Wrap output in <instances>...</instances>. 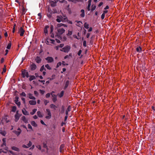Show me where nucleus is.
<instances>
[{
  "label": "nucleus",
  "instance_id": "1",
  "mask_svg": "<svg viewBox=\"0 0 155 155\" xmlns=\"http://www.w3.org/2000/svg\"><path fill=\"white\" fill-rule=\"evenodd\" d=\"M64 18L61 16L58 15L57 16L56 21L58 22H60L61 21H63L64 20H65L67 18L66 16L64 15Z\"/></svg>",
  "mask_w": 155,
  "mask_h": 155
},
{
  "label": "nucleus",
  "instance_id": "2",
  "mask_svg": "<svg viewBox=\"0 0 155 155\" xmlns=\"http://www.w3.org/2000/svg\"><path fill=\"white\" fill-rule=\"evenodd\" d=\"M71 49V47L69 45H67L60 50V51L65 53H68Z\"/></svg>",
  "mask_w": 155,
  "mask_h": 155
},
{
  "label": "nucleus",
  "instance_id": "3",
  "mask_svg": "<svg viewBox=\"0 0 155 155\" xmlns=\"http://www.w3.org/2000/svg\"><path fill=\"white\" fill-rule=\"evenodd\" d=\"M18 111H16V114L15 116V122H18L19 119L21 115V114H20L18 113Z\"/></svg>",
  "mask_w": 155,
  "mask_h": 155
},
{
  "label": "nucleus",
  "instance_id": "4",
  "mask_svg": "<svg viewBox=\"0 0 155 155\" xmlns=\"http://www.w3.org/2000/svg\"><path fill=\"white\" fill-rule=\"evenodd\" d=\"M46 111L48 113L47 114L48 116H46L45 117V118L47 119H49L50 118H51V114L50 111L49 109H46Z\"/></svg>",
  "mask_w": 155,
  "mask_h": 155
},
{
  "label": "nucleus",
  "instance_id": "5",
  "mask_svg": "<svg viewBox=\"0 0 155 155\" xmlns=\"http://www.w3.org/2000/svg\"><path fill=\"white\" fill-rule=\"evenodd\" d=\"M22 75V77L24 78L26 76L27 78H28L29 77V74L28 73V72L26 71H24L21 73Z\"/></svg>",
  "mask_w": 155,
  "mask_h": 155
},
{
  "label": "nucleus",
  "instance_id": "6",
  "mask_svg": "<svg viewBox=\"0 0 155 155\" xmlns=\"http://www.w3.org/2000/svg\"><path fill=\"white\" fill-rule=\"evenodd\" d=\"M45 59L47 61L48 63H51L54 61V59L52 57H48Z\"/></svg>",
  "mask_w": 155,
  "mask_h": 155
},
{
  "label": "nucleus",
  "instance_id": "7",
  "mask_svg": "<svg viewBox=\"0 0 155 155\" xmlns=\"http://www.w3.org/2000/svg\"><path fill=\"white\" fill-rule=\"evenodd\" d=\"M65 31V30L63 28H58V32L60 35L64 33V32Z\"/></svg>",
  "mask_w": 155,
  "mask_h": 155
},
{
  "label": "nucleus",
  "instance_id": "8",
  "mask_svg": "<svg viewBox=\"0 0 155 155\" xmlns=\"http://www.w3.org/2000/svg\"><path fill=\"white\" fill-rule=\"evenodd\" d=\"M19 32L20 33V35L21 36H23L25 31L23 29L22 27H21L20 28Z\"/></svg>",
  "mask_w": 155,
  "mask_h": 155
},
{
  "label": "nucleus",
  "instance_id": "9",
  "mask_svg": "<svg viewBox=\"0 0 155 155\" xmlns=\"http://www.w3.org/2000/svg\"><path fill=\"white\" fill-rule=\"evenodd\" d=\"M49 2L51 6L52 7H54L56 5V3L55 2H54V1L53 0H50Z\"/></svg>",
  "mask_w": 155,
  "mask_h": 155
},
{
  "label": "nucleus",
  "instance_id": "10",
  "mask_svg": "<svg viewBox=\"0 0 155 155\" xmlns=\"http://www.w3.org/2000/svg\"><path fill=\"white\" fill-rule=\"evenodd\" d=\"M37 68V66L34 63H33L31 66H30V68L31 70V71H34Z\"/></svg>",
  "mask_w": 155,
  "mask_h": 155
},
{
  "label": "nucleus",
  "instance_id": "11",
  "mask_svg": "<svg viewBox=\"0 0 155 155\" xmlns=\"http://www.w3.org/2000/svg\"><path fill=\"white\" fill-rule=\"evenodd\" d=\"M49 26L47 25L45 26V28L44 29V32L45 34V35H46V34H48V29L49 28Z\"/></svg>",
  "mask_w": 155,
  "mask_h": 155
},
{
  "label": "nucleus",
  "instance_id": "12",
  "mask_svg": "<svg viewBox=\"0 0 155 155\" xmlns=\"http://www.w3.org/2000/svg\"><path fill=\"white\" fill-rule=\"evenodd\" d=\"M69 81L68 80L64 84V89L65 90L68 87L69 84Z\"/></svg>",
  "mask_w": 155,
  "mask_h": 155
},
{
  "label": "nucleus",
  "instance_id": "13",
  "mask_svg": "<svg viewBox=\"0 0 155 155\" xmlns=\"http://www.w3.org/2000/svg\"><path fill=\"white\" fill-rule=\"evenodd\" d=\"M35 61L37 63H39L41 62V59L39 57L37 56L35 59Z\"/></svg>",
  "mask_w": 155,
  "mask_h": 155
},
{
  "label": "nucleus",
  "instance_id": "14",
  "mask_svg": "<svg viewBox=\"0 0 155 155\" xmlns=\"http://www.w3.org/2000/svg\"><path fill=\"white\" fill-rule=\"evenodd\" d=\"M11 149L12 150H14L15 151L19 152L20 151V149L16 147L15 146H12L11 147Z\"/></svg>",
  "mask_w": 155,
  "mask_h": 155
},
{
  "label": "nucleus",
  "instance_id": "15",
  "mask_svg": "<svg viewBox=\"0 0 155 155\" xmlns=\"http://www.w3.org/2000/svg\"><path fill=\"white\" fill-rule=\"evenodd\" d=\"M29 103L31 105H35L36 104V101L35 100H31L29 101Z\"/></svg>",
  "mask_w": 155,
  "mask_h": 155
},
{
  "label": "nucleus",
  "instance_id": "16",
  "mask_svg": "<svg viewBox=\"0 0 155 155\" xmlns=\"http://www.w3.org/2000/svg\"><path fill=\"white\" fill-rule=\"evenodd\" d=\"M22 111L23 114L25 115H28L29 114V113L25 108H23Z\"/></svg>",
  "mask_w": 155,
  "mask_h": 155
},
{
  "label": "nucleus",
  "instance_id": "17",
  "mask_svg": "<svg viewBox=\"0 0 155 155\" xmlns=\"http://www.w3.org/2000/svg\"><path fill=\"white\" fill-rule=\"evenodd\" d=\"M21 120L24 122L25 123H27L28 122V120L26 119L25 117V116H23L21 117Z\"/></svg>",
  "mask_w": 155,
  "mask_h": 155
},
{
  "label": "nucleus",
  "instance_id": "18",
  "mask_svg": "<svg viewBox=\"0 0 155 155\" xmlns=\"http://www.w3.org/2000/svg\"><path fill=\"white\" fill-rule=\"evenodd\" d=\"M81 13L80 14V16L84 18L85 16L84 11V9H81Z\"/></svg>",
  "mask_w": 155,
  "mask_h": 155
},
{
  "label": "nucleus",
  "instance_id": "19",
  "mask_svg": "<svg viewBox=\"0 0 155 155\" xmlns=\"http://www.w3.org/2000/svg\"><path fill=\"white\" fill-rule=\"evenodd\" d=\"M91 0H89L88 1V5L87 7V9L88 11H90V7L91 5Z\"/></svg>",
  "mask_w": 155,
  "mask_h": 155
},
{
  "label": "nucleus",
  "instance_id": "20",
  "mask_svg": "<svg viewBox=\"0 0 155 155\" xmlns=\"http://www.w3.org/2000/svg\"><path fill=\"white\" fill-rule=\"evenodd\" d=\"M28 97H29V98L30 99H32V100H35V98L33 96H32V94H31V93H29L28 94Z\"/></svg>",
  "mask_w": 155,
  "mask_h": 155
},
{
  "label": "nucleus",
  "instance_id": "21",
  "mask_svg": "<svg viewBox=\"0 0 155 155\" xmlns=\"http://www.w3.org/2000/svg\"><path fill=\"white\" fill-rule=\"evenodd\" d=\"M136 51L138 53H140L142 50V48L140 46H138L136 48Z\"/></svg>",
  "mask_w": 155,
  "mask_h": 155
},
{
  "label": "nucleus",
  "instance_id": "22",
  "mask_svg": "<svg viewBox=\"0 0 155 155\" xmlns=\"http://www.w3.org/2000/svg\"><path fill=\"white\" fill-rule=\"evenodd\" d=\"M64 91H61L60 93V94H58V95L59 97L61 98L63 96L64 94Z\"/></svg>",
  "mask_w": 155,
  "mask_h": 155
},
{
  "label": "nucleus",
  "instance_id": "23",
  "mask_svg": "<svg viewBox=\"0 0 155 155\" xmlns=\"http://www.w3.org/2000/svg\"><path fill=\"white\" fill-rule=\"evenodd\" d=\"M50 107L51 108L54 109L55 110H56V108H57V107L53 104H51L50 105Z\"/></svg>",
  "mask_w": 155,
  "mask_h": 155
},
{
  "label": "nucleus",
  "instance_id": "24",
  "mask_svg": "<svg viewBox=\"0 0 155 155\" xmlns=\"http://www.w3.org/2000/svg\"><path fill=\"white\" fill-rule=\"evenodd\" d=\"M64 145L63 144L61 145L60 147V152H62V151L64 148Z\"/></svg>",
  "mask_w": 155,
  "mask_h": 155
},
{
  "label": "nucleus",
  "instance_id": "25",
  "mask_svg": "<svg viewBox=\"0 0 155 155\" xmlns=\"http://www.w3.org/2000/svg\"><path fill=\"white\" fill-rule=\"evenodd\" d=\"M75 22H76L78 24L76 25L79 27H80L81 25V24L80 23L82 24V22L81 21H75Z\"/></svg>",
  "mask_w": 155,
  "mask_h": 155
},
{
  "label": "nucleus",
  "instance_id": "26",
  "mask_svg": "<svg viewBox=\"0 0 155 155\" xmlns=\"http://www.w3.org/2000/svg\"><path fill=\"white\" fill-rule=\"evenodd\" d=\"M0 133L2 134V135L5 136L6 134V132L4 130H1L0 131Z\"/></svg>",
  "mask_w": 155,
  "mask_h": 155
},
{
  "label": "nucleus",
  "instance_id": "27",
  "mask_svg": "<svg viewBox=\"0 0 155 155\" xmlns=\"http://www.w3.org/2000/svg\"><path fill=\"white\" fill-rule=\"evenodd\" d=\"M37 115L38 117H43V116L41 114V112L40 111H38L37 112Z\"/></svg>",
  "mask_w": 155,
  "mask_h": 155
},
{
  "label": "nucleus",
  "instance_id": "28",
  "mask_svg": "<svg viewBox=\"0 0 155 155\" xmlns=\"http://www.w3.org/2000/svg\"><path fill=\"white\" fill-rule=\"evenodd\" d=\"M35 79V77L34 75H31L30 76L29 80L30 81H31Z\"/></svg>",
  "mask_w": 155,
  "mask_h": 155
},
{
  "label": "nucleus",
  "instance_id": "29",
  "mask_svg": "<svg viewBox=\"0 0 155 155\" xmlns=\"http://www.w3.org/2000/svg\"><path fill=\"white\" fill-rule=\"evenodd\" d=\"M89 24H87V22H85L84 24V27L86 29H88L89 28Z\"/></svg>",
  "mask_w": 155,
  "mask_h": 155
},
{
  "label": "nucleus",
  "instance_id": "30",
  "mask_svg": "<svg viewBox=\"0 0 155 155\" xmlns=\"http://www.w3.org/2000/svg\"><path fill=\"white\" fill-rule=\"evenodd\" d=\"M31 125L35 127H36L37 126V124L36 123L35 121H32L31 122Z\"/></svg>",
  "mask_w": 155,
  "mask_h": 155
},
{
  "label": "nucleus",
  "instance_id": "31",
  "mask_svg": "<svg viewBox=\"0 0 155 155\" xmlns=\"http://www.w3.org/2000/svg\"><path fill=\"white\" fill-rule=\"evenodd\" d=\"M65 110V107L64 106H62L61 107V114H63Z\"/></svg>",
  "mask_w": 155,
  "mask_h": 155
},
{
  "label": "nucleus",
  "instance_id": "32",
  "mask_svg": "<svg viewBox=\"0 0 155 155\" xmlns=\"http://www.w3.org/2000/svg\"><path fill=\"white\" fill-rule=\"evenodd\" d=\"M55 78V75L54 74H53L51 76V78H48V79H49L51 81L54 79Z\"/></svg>",
  "mask_w": 155,
  "mask_h": 155
},
{
  "label": "nucleus",
  "instance_id": "33",
  "mask_svg": "<svg viewBox=\"0 0 155 155\" xmlns=\"http://www.w3.org/2000/svg\"><path fill=\"white\" fill-rule=\"evenodd\" d=\"M37 109H34L32 110V111L30 113V114L32 115L34 114L37 111Z\"/></svg>",
  "mask_w": 155,
  "mask_h": 155
},
{
  "label": "nucleus",
  "instance_id": "34",
  "mask_svg": "<svg viewBox=\"0 0 155 155\" xmlns=\"http://www.w3.org/2000/svg\"><path fill=\"white\" fill-rule=\"evenodd\" d=\"M21 132V131H14L15 133L17 136H19Z\"/></svg>",
  "mask_w": 155,
  "mask_h": 155
},
{
  "label": "nucleus",
  "instance_id": "35",
  "mask_svg": "<svg viewBox=\"0 0 155 155\" xmlns=\"http://www.w3.org/2000/svg\"><path fill=\"white\" fill-rule=\"evenodd\" d=\"M16 110V107L15 106H13L12 107V111L13 112H15Z\"/></svg>",
  "mask_w": 155,
  "mask_h": 155
},
{
  "label": "nucleus",
  "instance_id": "36",
  "mask_svg": "<svg viewBox=\"0 0 155 155\" xmlns=\"http://www.w3.org/2000/svg\"><path fill=\"white\" fill-rule=\"evenodd\" d=\"M44 70L46 71V69L45 68L44 65H43L41 67L40 71L42 72Z\"/></svg>",
  "mask_w": 155,
  "mask_h": 155
},
{
  "label": "nucleus",
  "instance_id": "37",
  "mask_svg": "<svg viewBox=\"0 0 155 155\" xmlns=\"http://www.w3.org/2000/svg\"><path fill=\"white\" fill-rule=\"evenodd\" d=\"M43 147L44 148H45L48 149V147H47V145L46 142H43Z\"/></svg>",
  "mask_w": 155,
  "mask_h": 155
},
{
  "label": "nucleus",
  "instance_id": "38",
  "mask_svg": "<svg viewBox=\"0 0 155 155\" xmlns=\"http://www.w3.org/2000/svg\"><path fill=\"white\" fill-rule=\"evenodd\" d=\"M91 7H92V9H91V11H93L95 9V8L96 7V6L95 5H92L91 6Z\"/></svg>",
  "mask_w": 155,
  "mask_h": 155
},
{
  "label": "nucleus",
  "instance_id": "39",
  "mask_svg": "<svg viewBox=\"0 0 155 155\" xmlns=\"http://www.w3.org/2000/svg\"><path fill=\"white\" fill-rule=\"evenodd\" d=\"M11 42H10L9 43H8V44L6 48L8 49H10L11 48Z\"/></svg>",
  "mask_w": 155,
  "mask_h": 155
},
{
  "label": "nucleus",
  "instance_id": "40",
  "mask_svg": "<svg viewBox=\"0 0 155 155\" xmlns=\"http://www.w3.org/2000/svg\"><path fill=\"white\" fill-rule=\"evenodd\" d=\"M44 103L45 105H46L49 102V101L47 100L44 99Z\"/></svg>",
  "mask_w": 155,
  "mask_h": 155
},
{
  "label": "nucleus",
  "instance_id": "41",
  "mask_svg": "<svg viewBox=\"0 0 155 155\" xmlns=\"http://www.w3.org/2000/svg\"><path fill=\"white\" fill-rule=\"evenodd\" d=\"M45 67L48 70H50L51 69V68L50 67L48 64H47L45 65Z\"/></svg>",
  "mask_w": 155,
  "mask_h": 155
},
{
  "label": "nucleus",
  "instance_id": "42",
  "mask_svg": "<svg viewBox=\"0 0 155 155\" xmlns=\"http://www.w3.org/2000/svg\"><path fill=\"white\" fill-rule=\"evenodd\" d=\"M19 97L18 96H16L15 97V103L18 102V101Z\"/></svg>",
  "mask_w": 155,
  "mask_h": 155
},
{
  "label": "nucleus",
  "instance_id": "43",
  "mask_svg": "<svg viewBox=\"0 0 155 155\" xmlns=\"http://www.w3.org/2000/svg\"><path fill=\"white\" fill-rule=\"evenodd\" d=\"M6 71V66L5 65H4V67L3 68V71L2 73L3 74Z\"/></svg>",
  "mask_w": 155,
  "mask_h": 155
},
{
  "label": "nucleus",
  "instance_id": "44",
  "mask_svg": "<svg viewBox=\"0 0 155 155\" xmlns=\"http://www.w3.org/2000/svg\"><path fill=\"white\" fill-rule=\"evenodd\" d=\"M51 28V31H50V33H52L53 31L54 30V27L53 25H51V26L50 27Z\"/></svg>",
  "mask_w": 155,
  "mask_h": 155
},
{
  "label": "nucleus",
  "instance_id": "45",
  "mask_svg": "<svg viewBox=\"0 0 155 155\" xmlns=\"http://www.w3.org/2000/svg\"><path fill=\"white\" fill-rule=\"evenodd\" d=\"M52 100L54 102H55L57 100V96L53 97L52 98Z\"/></svg>",
  "mask_w": 155,
  "mask_h": 155
},
{
  "label": "nucleus",
  "instance_id": "46",
  "mask_svg": "<svg viewBox=\"0 0 155 155\" xmlns=\"http://www.w3.org/2000/svg\"><path fill=\"white\" fill-rule=\"evenodd\" d=\"M61 62H59L57 64L56 66V68H58L59 67V66H61Z\"/></svg>",
  "mask_w": 155,
  "mask_h": 155
},
{
  "label": "nucleus",
  "instance_id": "47",
  "mask_svg": "<svg viewBox=\"0 0 155 155\" xmlns=\"http://www.w3.org/2000/svg\"><path fill=\"white\" fill-rule=\"evenodd\" d=\"M27 145L28 146V147H30L32 145L31 142L30 141L29 143Z\"/></svg>",
  "mask_w": 155,
  "mask_h": 155
},
{
  "label": "nucleus",
  "instance_id": "48",
  "mask_svg": "<svg viewBox=\"0 0 155 155\" xmlns=\"http://www.w3.org/2000/svg\"><path fill=\"white\" fill-rule=\"evenodd\" d=\"M39 91L40 92L41 94H43L45 92V91H44L41 89L39 90Z\"/></svg>",
  "mask_w": 155,
  "mask_h": 155
},
{
  "label": "nucleus",
  "instance_id": "49",
  "mask_svg": "<svg viewBox=\"0 0 155 155\" xmlns=\"http://www.w3.org/2000/svg\"><path fill=\"white\" fill-rule=\"evenodd\" d=\"M36 147L38 148L39 150H41V146L40 145H38L36 146Z\"/></svg>",
  "mask_w": 155,
  "mask_h": 155
},
{
  "label": "nucleus",
  "instance_id": "50",
  "mask_svg": "<svg viewBox=\"0 0 155 155\" xmlns=\"http://www.w3.org/2000/svg\"><path fill=\"white\" fill-rule=\"evenodd\" d=\"M25 9L24 7L22 8V14H25Z\"/></svg>",
  "mask_w": 155,
  "mask_h": 155
},
{
  "label": "nucleus",
  "instance_id": "51",
  "mask_svg": "<svg viewBox=\"0 0 155 155\" xmlns=\"http://www.w3.org/2000/svg\"><path fill=\"white\" fill-rule=\"evenodd\" d=\"M20 95L24 97L26 96V94L24 92H22L21 94Z\"/></svg>",
  "mask_w": 155,
  "mask_h": 155
},
{
  "label": "nucleus",
  "instance_id": "52",
  "mask_svg": "<svg viewBox=\"0 0 155 155\" xmlns=\"http://www.w3.org/2000/svg\"><path fill=\"white\" fill-rule=\"evenodd\" d=\"M72 34V32L71 31H68V33L67 34L68 35L70 36Z\"/></svg>",
  "mask_w": 155,
  "mask_h": 155
},
{
  "label": "nucleus",
  "instance_id": "53",
  "mask_svg": "<svg viewBox=\"0 0 155 155\" xmlns=\"http://www.w3.org/2000/svg\"><path fill=\"white\" fill-rule=\"evenodd\" d=\"M74 3H76L77 2H82L83 0H74Z\"/></svg>",
  "mask_w": 155,
  "mask_h": 155
},
{
  "label": "nucleus",
  "instance_id": "54",
  "mask_svg": "<svg viewBox=\"0 0 155 155\" xmlns=\"http://www.w3.org/2000/svg\"><path fill=\"white\" fill-rule=\"evenodd\" d=\"M50 94L49 93H48L47 94L45 95V97L46 98H48L49 97H50Z\"/></svg>",
  "mask_w": 155,
  "mask_h": 155
},
{
  "label": "nucleus",
  "instance_id": "55",
  "mask_svg": "<svg viewBox=\"0 0 155 155\" xmlns=\"http://www.w3.org/2000/svg\"><path fill=\"white\" fill-rule=\"evenodd\" d=\"M8 152L13 155H15V153L11 150H9Z\"/></svg>",
  "mask_w": 155,
  "mask_h": 155
},
{
  "label": "nucleus",
  "instance_id": "56",
  "mask_svg": "<svg viewBox=\"0 0 155 155\" xmlns=\"http://www.w3.org/2000/svg\"><path fill=\"white\" fill-rule=\"evenodd\" d=\"M38 15L39 17V19L40 20L42 17L41 13H39Z\"/></svg>",
  "mask_w": 155,
  "mask_h": 155
},
{
  "label": "nucleus",
  "instance_id": "57",
  "mask_svg": "<svg viewBox=\"0 0 155 155\" xmlns=\"http://www.w3.org/2000/svg\"><path fill=\"white\" fill-rule=\"evenodd\" d=\"M6 146V142H4L3 143H2V144L1 145V147H3L4 146Z\"/></svg>",
  "mask_w": 155,
  "mask_h": 155
},
{
  "label": "nucleus",
  "instance_id": "58",
  "mask_svg": "<svg viewBox=\"0 0 155 155\" xmlns=\"http://www.w3.org/2000/svg\"><path fill=\"white\" fill-rule=\"evenodd\" d=\"M81 52H82V50L81 49H80L78 53V55L79 56H80L81 54Z\"/></svg>",
  "mask_w": 155,
  "mask_h": 155
},
{
  "label": "nucleus",
  "instance_id": "59",
  "mask_svg": "<svg viewBox=\"0 0 155 155\" xmlns=\"http://www.w3.org/2000/svg\"><path fill=\"white\" fill-rule=\"evenodd\" d=\"M83 46L84 47L86 46V41H83Z\"/></svg>",
  "mask_w": 155,
  "mask_h": 155
},
{
  "label": "nucleus",
  "instance_id": "60",
  "mask_svg": "<svg viewBox=\"0 0 155 155\" xmlns=\"http://www.w3.org/2000/svg\"><path fill=\"white\" fill-rule=\"evenodd\" d=\"M15 103L18 105V107L20 106L21 103L20 102H17V103L16 102Z\"/></svg>",
  "mask_w": 155,
  "mask_h": 155
},
{
  "label": "nucleus",
  "instance_id": "61",
  "mask_svg": "<svg viewBox=\"0 0 155 155\" xmlns=\"http://www.w3.org/2000/svg\"><path fill=\"white\" fill-rule=\"evenodd\" d=\"M105 17V14H104L103 13L101 15V18L102 19H103Z\"/></svg>",
  "mask_w": 155,
  "mask_h": 155
},
{
  "label": "nucleus",
  "instance_id": "62",
  "mask_svg": "<svg viewBox=\"0 0 155 155\" xmlns=\"http://www.w3.org/2000/svg\"><path fill=\"white\" fill-rule=\"evenodd\" d=\"M71 107L70 105L68 107V108H67L68 111H71Z\"/></svg>",
  "mask_w": 155,
  "mask_h": 155
},
{
  "label": "nucleus",
  "instance_id": "63",
  "mask_svg": "<svg viewBox=\"0 0 155 155\" xmlns=\"http://www.w3.org/2000/svg\"><path fill=\"white\" fill-rule=\"evenodd\" d=\"M61 64H63L64 66V65H68V64L65 63V62L64 61H63L62 62V63Z\"/></svg>",
  "mask_w": 155,
  "mask_h": 155
},
{
  "label": "nucleus",
  "instance_id": "64",
  "mask_svg": "<svg viewBox=\"0 0 155 155\" xmlns=\"http://www.w3.org/2000/svg\"><path fill=\"white\" fill-rule=\"evenodd\" d=\"M21 100L22 101L23 103L25 104V99L24 98L22 97L21 98Z\"/></svg>",
  "mask_w": 155,
  "mask_h": 155
}]
</instances>
